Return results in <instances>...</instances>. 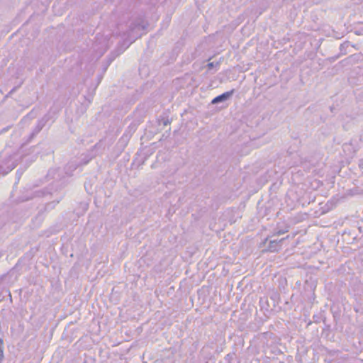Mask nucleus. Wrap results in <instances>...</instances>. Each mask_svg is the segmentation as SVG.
Listing matches in <instances>:
<instances>
[{
  "mask_svg": "<svg viewBox=\"0 0 363 363\" xmlns=\"http://www.w3.org/2000/svg\"><path fill=\"white\" fill-rule=\"evenodd\" d=\"M286 238H282L279 240H272L270 241L269 244V250L271 252H277L278 251L281 246V242L285 240Z\"/></svg>",
  "mask_w": 363,
  "mask_h": 363,
  "instance_id": "nucleus-2",
  "label": "nucleus"
},
{
  "mask_svg": "<svg viewBox=\"0 0 363 363\" xmlns=\"http://www.w3.org/2000/svg\"><path fill=\"white\" fill-rule=\"evenodd\" d=\"M47 120L45 118H43L42 120L39 121L34 132L32 133V136H34L35 134L38 133L43 128Z\"/></svg>",
  "mask_w": 363,
  "mask_h": 363,
  "instance_id": "nucleus-3",
  "label": "nucleus"
},
{
  "mask_svg": "<svg viewBox=\"0 0 363 363\" xmlns=\"http://www.w3.org/2000/svg\"><path fill=\"white\" fill-rule=\"evenodd\" d=\"M169 123V121L168 120H165L163 123L164 125H167Z\"/></svg>",
  "mask_w": 363,
  "mask_h": 363,
  "instance_id": "nucleus-6",
  "label": "nucleus"
},
{
  "mask_svg": "<svg viewBox=\"0 0 363 363\" xmlns=\"http://www.w3.org/2000/svg\"><path fill=\"white\" fill-rule=\"evenodd\" d=\"M233 92H223L221 95L215 97L211 104H216L221 102H225L228 100Z\"/></svg>",
  "mask_w": 363,
  "mask_h": 363,
  "instance_id": "nucleus-1",
  "label": "nucleus"
},
{
  "mask_svg": "<svg viewBox=\"0 0 363 363\" xmlns=\"http://www.w3.org/2000/svg\"><path fill=\"white\" fill-rule=\"evenodd\" d=\"M288 232V229H286V230H278L277 232H276L274 233V235H282V234H284L285 233Z\"/></svg>",
  "mask_w": 363,
  "mask_h": 363,
  "instance_id": "nucleus-5",
  "label": "nucleus"
},
{
  "mask_svg": "<svg viewBox=\"0 0 363 363\" xmlns=\"http://www.w3.org/2000/svg\"><path fill=\"white\" fill-rule=\"evenodd\" d=\"M84 97L88 100V103H90L91 99H93L92 92H88L87 96H84Z\"/></svg>",
  "mask_w": 363,
  "mask_h": 363,
  "instance_id": "nucleus-4",
  "label": "nucleus"
}]
</instances>
